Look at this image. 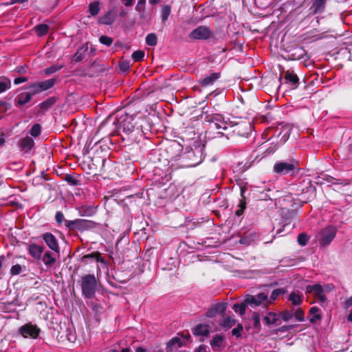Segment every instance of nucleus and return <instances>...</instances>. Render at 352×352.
I'll list each match as a JSON object with an SVG mask.
<instances>
[{
  "mask_svg": "<svg viewBox=\"0 0 352 352\" xmlns=\"http://www.w3.org/2000/svg\"><path fill=\"white\" fill-rule=\"evenodd\" d=\"M96 226V222L83 219H76L65 222V226L69 230H78L81 232L95 228Z\"/></svg>",
  "mask_w": 352,
  "mask_h": 352,
  "instance_id": "obj_3",
  "label": "nucleus"
},
{
  "mask_svg": "<svg viewBox=\"0 0 352 352\" xmlns=\"http://www.w3.org/2000/svg\"><path fill=\"white\" fill-rule=\"evenodd\" d=\"M306 292L307 293H312L316 297H317L318 295L323 293V288L319 284L308 285L306 288Z\"/></svg>",
  "mask_w": 352,
  "mask_h": 352,
  "instance_id": "obj_27",
  "label": "nucleus"
},
{
  "mask_svg": "<svg viewBox=\"0 0 352 352\" xmlns=\"http://www.w3.org/2000/svg\"><path fill=\"white\" fill-rule=\"evenodd\" d=\"M120 68L121 70H122L123 72H126L129 70V63H122L120 65Z\"/></svg>",
  "mask_w": 352,
  "mask_h": 352,
  "instance_id": "obj_59",
  "label": "nucleus"
},
{
  "mask_svg": "<svg viewBox=\"0 0 352 352\" xmlns=\"http://www.w3.org/2000/svg\"><path fill=\"white\" fill-rule=\"evenodd\" d=\"M326 2V0H314V6L316 7V10L318 11L321 10L324 3Z\"/></svg>",
  "mask_w": 352,
  "mask_h": 352,
  "instance_id": "obj_53",
  "label": "nucleus"
},
{
  "mask_svg": "<svg viewBox=\"0 0 352 352\" xmlns=\"http://www.w3.org/2000/svg\"><path fill=\"white\" fill-rule=\"evenodd\" d=\"M175 345L178 348L183 346V343L179 338L175 337L169 340L166 344V352L173 351Z\"/></svg>",
  "mask_w": 352,
  "mask_h": 352,
  "instance_id": "obj_24",
  "label": "nucleus"
},
{
  "mask_svg": "<svg viewBox=\"0 0 352 352\" xmlns=\"http://www.w3.org/2000/svg\"><path fill=\"white\" fill-rule=\"evenodd\" d=\"M308 239L309 238L307 234L302 232L298 234L297 241L300 245L304 246L307 245Z\"/></svg>",
  "mask_w": 352,
  "mask_h": 352,
  "instance_id": "obj_48",
  "label": "nucleus"
},
{
  "mask_svg": "<svg viewBox=\"0 0 352 352\" xmlns=\"http://www.w3.org/2000/svg\"><path fill=\"white\" fill-rule=\"evenodd\" d=\"M144 52L142 50H137L132 54V58L134 61L140 62L142 61L144 57Z\"/></svg>",
  "mask_w": 352,
  "mask_h": 352,
  "instance_id": "obj_44",
  "label": "nucleus"
},
{
  "mask_svg": "<svg viewBox=\"0 0 352 352\" xmlns=\"http://www.w3.org/2000/svg\"><path fill=\"white\" fill-rule=\"evenodd\" d=\"M62 68L61 66L56 67V66H52L45 69V73L47 74H53L58 70H60Z\"/></svg>",
  "mask_w": 352,
  "mask_h": 352,
  "instance_id": "obj_55",
  "label": "nucleus"
},
{
  "mask_svg": "<svg viewBox=\"0 0 352 352\" xmlns=\"http://www.w3.org/2000/svg\"><path fill=\"white\" fill-rule=\"evenodd\" d=\"M252 320L253 321V327L254 329H256L258 331H259L261 329V320H260V315L258 312H253L252 315Z\"/></svg>",
  "mask_w": 352,
  "mask_h": 352,
  "instance_id": "obj_32",
  "label": "nucleus"
},
{
  "mask_svg": "<svg viewBox=\"0 0 352 352\" xmlns=\"http://www.w3.org/2000/svg\"><path fill=\"white\" fill-rule=\"evenodd\" d=\"M236 324V320L233 318H232L230 316L226 317L222 322L221 323V325L226 329H230Z\"/></svg>",
  "mask_w": 352,
  "mask_h": 352,
  "instance_id": "obj_37",
  "label": "nucleus"
},
{
  "mask_svg": "<svg viewBox=\"0 0 352 352\" xmlns=\"http://www.w3.org/2000/svg\"><path fill=\"white\" fill-rule=\"evenodd\" d=\"M171 12V7L169 5H164L162 8L161 10V17L162 21L164 23L166 22Z\"/></svg>",
  "mask_w": 352,
  "mask_h": 352,
  "instance_id": "obj_30",
  "label": "nucleus"
},
{
  "mask_svg": "<svg viewBox=\"0 0 352 352\" xmlns=\"http://www.w3.org/2000/svg\"><path fill=\"white\" fill-rule=\"evenodd\" d=\"M22 272V267L20 264H16L12 266L10 269L11 276H16Z\"/></svg>",
  "mask_w": 352,
  "mask_h": 352,
  "instance_id": "obj_50",
  "label": "nucleus"
},
{
  "mask_svg": "<svg viewBox=\"0 0 352 352\" xmlns=\"http://www.w3.org/2000/svg\"><path fill=\"white\" fill-rule=\"evenodd\" d=\"M34 140L30 137H25L21 141V146L26 152L29 151L34 146Z\"/></svg>",
  "mask_w": 352,
  "mask_h": 352,
  "instance_id": "obj_28",
  "label": "nucleus"
},
{
  "mask_svg": "<svg viewBox=\"0 0 352 352\" xmlns=\"http://www.w3.org/2000/svg\"><path fill=\"white\" fill-rule=\"evenodd\" d=\"M42 261L46 266L51 267L56 263V258L52 256L51 252H46L43 257L41 256Z\"/></svg>",
  "mask_w": 352,
  "mask_h": 352,
  "instance_id": "obj_25",
  "label": "nucleus"
},
{
  "mask_svg": "<svg viewBox=\"0 0 352 352\" xmlns=\"http://www.w3.org/2000/svg\"><path fill=\"white\" fill-rule=\"evenodd\" d=\"M134 128L133 119L130 117H126L120 123V130H122L127 135L133 132Z\"/></svg>",
  "mask_w": 352,
  "mask_h": 352,
  "instance_id": "obj_17",
  "label": "nucleus"
},
{
  "mask_svg": "<svg viewBox=\"0 0 352 352\" xmlns=\"http://www.w3.org/2000/svg\"><path fill=\"white\" fill-rule=\"evenodd\" d=\"M169 148L170 150L167 151V153H172L175 151H182V145L177 141H170L168 142Z\"/></svg>",
  "mask_w": 352,
  "mask_h": 352,
  "instance_id": "obj_39",
  "label": "nucleus"
},
{
  "mask_svg": "<svg viewBox=\"0 0 352 352\" xmlns=\"http://www.w3.org/2000/svg\"><path fill=\"white\" fill-rule=\"evenodd\" d=\"M41 131V125L39 124H35L31 128L30 133L32 136L36 138L40 135Z\"/></svg>",
  "mask_w": 352,
  "mask_h": 352,
  "instance_id": "obj_46",
  "label": "nucleus"
},
{
  "mask_svg": "<svg viewBox=\"0 0 352 352\" xmlns=\"http://www.w3.org/2000/svg\"><path fill=\"white\" fill-rule=\"evenodd\" d=\"M82 294L87 298H92L97 289V280L94 274H86L81 278Z\"/></svg>",
  "mask_w": 352,
  "mask_h": 352,
  "instance_id": "obj_2",
  "label": "nucleus"
},
{
  "mask_svg": "<svg viewBox=\"0 0 352 352\" xmlns=\"http://www.w3.org/2000/svg\"><path fill=\"white\" fill-rule=\"evenodd\" d=\"M11 87V82L8 78L0 79V94L9 89Z\"/></svg>",
  "mask_w": 352,
  "mask_h": 352,
  "instance_id": "obj_35",
  "label": "nucleus"
},
{
  "mask_svg": "<svg viewBox=\"0 0 352 352\" xmlns=\"http://www.w3.org/2000/svg\"><path fill=\"white\" fill-rule=\"evenodd\" d=\"M204 160V155H186L183 159V168H193L200 164Z\"/></svg>",
  "mask_w": 352,
  "mask_h": 352,
  "instance_id": "obj_13",
  "label": "nucleus"
},
{
  "mask_svg": "<svg viewBox=\"0 0 352 352\" xmlns=\"http://www.w3.org/2000/svg\"><path fill=\"white\" fill-rule=\"evenodd\" d=\"M19 332L24 338L31 337L36 339L39 335L40 329L36 325L26 324L19 329Z\"/></svg>",
  "mask_w": 352,
  "mask_h": 352,
  "instance_id": "obj_11",
  "label": "nucleus"
},
{
  "mask_svg": "<svg viewBox=\"0 0 352 352\" xmlns=\"http://www.w3.org/2000/svg\"><path fill=\"white\" fill-rule=\"evenodd\" d=\"M32 97V94L30 92H22L16 97L14 100L15 104L24 105L31 100Z\"/></svg>",
  "mask_w": 352,
  "mask_h": 352,
  "instance_id": "obj_19",
  "label": "nucleus"
},
{
  "mask_svg": "<svg viewBox=\"0 0 352 352\" xmlns=\"http://www.w3.org/2000/svg\"><path fill=\"white\" fill-rule=\"evenodd\" d=\"M344 305L346 308H349L352 306V296L345 300Z\"/></svg>",
  "mask_w": 352,
  "mask_h": 352,
  "instance_id": "obj_61",
  "label": "nucleus"
},
{
  "mask_svg": "<svg viewBox=\"0 0 352 352\" xmlns=\"http://www.w3.org/2000/svg\"><path fill=\"white\" fill-rule=\"evenodd\" d=\"M130 280V276L125 271L115 270L107 274V283L113 287L118 288V283H126Z\"/></svg>",
  "mask_w": 352,
  "mask_h": 352,
  "instance_id": "obj_4",
  "label": "nucleus"
},
{
  "mask_svg": "<svg viewBox=\"0 0 352 352\" xmlns=\"http://www.w3.org/2000/svg\"><path fill=\"white\" fill-rule=\"evenodd\" d=\"M28 80L27 78L25 77H19V78H16L14 80V83L15 85H19V84H21V83H23V82H25Z\"/></svg>",
  "mask_w": 352,
  "mask_h": 352,
  "instance_id": "obj_58",
  "label": "nucleus"
},
{
  "mask_svg": "<svg viewBox=\"0 0 352 352\" xmlns=\"http://www.w3.org/2000/svg\"><path fill=\"white\" fill-rule=\"evenodd\" d=\"M49 30V27L47 25L45 24H41L38 25L35 28V31L36 34L40 36H44L45 35Z\"/></svg>",
  "mask_w": 352,
  "mask_h": 352,
  "instance_id": "obj_40",
  "label": "nucleus"
},
{
  "mask_svg": "<svg viewBox=\"0 0 352 352\" xmlns=\"http://www.w3.org/2000/svg\"><path fill=\"white\" fill-rule=\"evenodd\" d=\"M279 316L285 322H287L293 318V310H284L279 313Z\"/></svg>",
  "mask_w": 352,
  "mask_h": 352,
  "instance_id": "obj_43",
  "label": "nucleus"
},
{
  "mask_svg": "<svg viewBox=\"0 0 352 352\" xmlns=\"http://www.w3.org/2000/svg\"><path fill=\"white\" fill-rule=\"evenodd\" d=\"M285 289L283 288H278L272 291L270 295V300H275L280 294H284L285 293Z\"/></svg>",
  "mask_w": 352,
  "mask_h": 352,
  "instance_id": "obj_45",
  "label": "nucleus"
},
{
  "mask_svg": "<svg viewBox=\"0 0 352 352\" xmlns=\"http://www.w3.org/2000/svg\"><path fill=\"white\" fill-rule=\"evenodd\" d=\"M42 238L50 249L58 254L60 252L58 240L54 235L51 232H45L42 235Z\"/></svg>",
  "mask_w": 352,
  "mask_h": 352,
  "instance_id": "obj_12",
  "label": "nucleus"
},
{
  "mask_svg": "<svg viewBox=\"0 0 352 352\" xmlns=\"http://www.w3.org/2000/svg\"><path fill=\"white\" fill-rule=\"evenodd\" d=\"M296 169H298V162L296 160L280 162L274 166V171L281 175H286Z\"/></svg>",
  "mask_w": 352,
  "mask_h": 352,
  "instance_id": "obj_6",
  "label": "nucleus"
},
{
  "mask_svg": "<svg viewBox=\"0 0 352 352\" xmlns=\"http://www.w3.org/2000/svg\"><path fill=\"white\" fill-rule=\"evenodd\" d=\"M91 262L95 263H104V260L101 256V254L99 252H93L90 254H85L81 258V263L85 265L90 263Z\"/></svg>",
  "mask_w": 352,
  "mask_h": 352,
  "instance_id": "obj_15",
  "label": "nucleus"
},
{
  "mask_svg": "<svg viewBox=\"0 0 352 352\" xmlns=\"http://www.w3.org/2000/svg\"><path fill=\"white\" fill-rule=\"evenodd\" d=\"M289 300H290L294 305H299L302 302L301 296L294 292L289 294Z\"/></svg>",
  "mask_w": 352,
  "mask_h": 352,
  "instance_id": "obj_38",
  "label": "nucleus"
},
{
  "mask_svg": "<svg viewBox=\"0 0 352 352\" xmlns=\"http://www.w3.org/2000/svg\"><path fill=\"white\" fill-rule=\"evenodd\" d=\"M157 38L155 34L151 33L146 36V43L148 45L155 46L157 45Z\"/></svg>",
  "mask_w": 352,
  "mask_h": 352,
  "instance_id": "obj_41",
  "label": "nucleus"
},
{
  "mask_svg": "<svg viewBox=\"0 0 352 352\" xmlns=\"http://www.w3.org/2000/svg\"><path fill=\"white\" fill-rule=\"evenodd\" d=\"M272 131V129H267L262 135L263 139H267V142H270L269 144L272 145V146H269L266 148L265 153L266 154H270L272 153H274L276 151L277 148L280 144H283L287 141V140L289 138V134L285 133L283 137L281 138L280 142L278 143L276 140V138H274L273 135L268 138V135H270V132Z\"/></svg>",
  "mask_w": 352,
  "mask_h": 352,
  "instance_id": "obj_5",
  "label": "nucleus"
},
{
  "mask_svg": "<svg viewBox=\"0 0 352 352\" xmlns=\"http://www.w3.org/2000/svg\"><path fill=\"white\" fill-rule=\"evenodd\" d=\"M217 315V314L212 307L206 313V316L208 318H214Z\"/></svg>",
  "mask_w": 352,
  "mask_h": 352,
  "instance_id": "obj_56",
  "label": "nucleus"
},
{
  "mask_svg": "<svg viewBox=\"0 0 352 352\" xmlns=\"http://www.w3.org/2000/svg\"><path fill=\"white\" fill-rule=\"evenodd\" d=\"M285 78L287 82H290L293 85H296L298 82V76L292 72L287 71L285 73Z\"/></svg>",
  "mask_w": 352,
  "mask_h": 352,
  "instance_id": "obj_29",
  "label": "nucleus"
},
{
  "mask_svg": "<svg viewBox=\"0 0 352 352\" xmlns=\"http://www.w3.org/2000/svg\"><path fill=\"white\" fill-rule=\"evenodd\" d=\"M220 77V73L213 72L209 75L205 76L200 80L199 83L203 87H208L214 84V82Z\"/></svg>",
  "mask_w": 352,
  "mask_h": 352,
  "instance_id": "obj_18",
  "label": "nucleus"
},
{
  "mask_svg": "<svg viewBox=\"0 0 352 352\" xmlns=\"http://www.w3.org/2000/svg\"><path fill=\"white\" fill-rule=\"evenodd\" d=\"M228 303L226 302H220L217 303L212 307L215 310V312L217 314H220L221 316H223L226 314V311L227 309Z\"/></svg>",
  "mask_w": 352,
  "mask_h": 352,
  "instance_id": "obj_31",
  "label": "nucleus"
},
{
  "mask_svg": "<svg viewBox=\"0 0 352 352\" xmlns=\"http://www.w3.org/2000/svg\"><path fill=\"white\" fill-rule=\"evenodd\" d=\"M206 349H207L206 346L201 344V345L199 346V347L197 349H195V352H208Z\"/></svg>",
  "mask_w": 352,
  "mask_h": 352,
  "instance_id": "obj_60",
  "label": "nucleus"
},
{
  "mask_svg": "<svg viewBox=\"0 0 352 352\" xmlns=\"http://www.w3.org/2000/svg\"><path fill=\"white\" fill-rule=\"evenodd\" d=\"M65 181L73 186L80 185V182L72 175H66L65 176Z\"/></svg>",
  "mask_w": 352,
  "mask_h": 352,
  "instance_id": "obj_42",
  "label": "nucleus"
},
{
  "mask_svg": "<svg viewBox=\"0 0 352 352\" xmlns=\"http://www.w3.org/2000/svg\"><path fill=\"white\" fill-rule=\"evenodd\" d=\"M100 3L98 1L91 3L89 6V12L91 16H96L100 12Z\"/></svg>",
  "mask_w": 352,
  "mask_h": 352,
  "instance_id": "obj_34",
  "label": "nucleus"
},
{
  "mask_svg": "<svg viewBox=\"0 0 352 352\" xmlns=\"http://www.w3.org/2000/svg\"><path fill=\"white\" fill-rule=\"evenodd\" d=\"M96 213V209L92 206H82L79 208V214L82 217H91Z\"/></svg>",
  "mask_w": 352,
  "mask_h": 352,
  "instance_id": "obj_23",
  "label": "nucleus"
},
{
  "mask_svg": "<svg viewBox=\"0 0 352 352\" xmlns=\"http://www.w3.org/2000/svg\"><path fill=\"white\" fill-rule=\"evenodd\" d=\"M212 31L210 28L205 25H200L192 30L189 37L194 40H206L212 37Z\"/></svg>",
  "mask_w": 352,
  "mask_h": 352,
  "instance_id": "obj_9",
  "label": "nucleus"
},
{
  "mask_svg": "<svg viewBox=\"0 0 352 352\" xmlns=\"http://www.w3.org/2000/svg\"><path fill=\"white\" fill-rule=\"evenodd\" d=\"M305 313L303 310L301 308L297 309L294 313H293V316L295 317V318L300 322H302L305 320Z\"/></svg>",
  "mask_w": 352,
  "mask_h": 352,
  "instance_id": "obj_47",
  "label": "nucleus"
},
{
  "mask_svg": "<svg viewBox=\"0 0 352 352\" xmlns=\"http://www.w3.org/2000/svg\"><path fill=\"white\" fill-rule=\"evenodd\" d=\"M243 330V327L242 324L239 323L236 328H234L232 330V335L236 336V338H240L241 336V333Z\"/></svg>",
  "mask_w": 352,
  "mask_h": 352,
  "instance_id": "obj_49",
  "label": "nucleus"
},
{
  "mask_svg": "<svg viewBox=\"0 0 352 352\" xmlns=\"http://www.w3.org/2000/svg\"><path fill=\"white\" fill-rule=\"evenodd\" d=\"M146 0H139L136 6L135 10L138 12H141L144 10Z\"/></svg>",
  "mask_w": 352,
  "mask_h": 352,
  "instance_id": "obj_54",
  "label": "nucleus"
},
{
  "mask_svg": "<svg viewBox=\"0 0 352 352\" xmlns=\"http://www.w3.org/2000/svg\"><path fill=\"white\" fill-rule=\"evenodd\" d=\"M239 206L240 207V208H241L243 210H245V209L246 208V201H245V199H240V202H239Z\"/></svg>",
  "mask_w": 352,
  "mask_h": 352,
  "instance_id": "obj_63",
  "label": "nucleus"
},
{
  "mask_svg": "<svg viewBox=\"0 0 352 352\" xmlns=\"http://www.w3.org/2000/svg\"><path fill=\"white\" fill-rule=\"evenodd\" d=\"M55 219L58 225H61L62 223L65 224V222L67 221L65 219L64 214L61 211H57L56 212Z\"/></svg>",
  "mask_w": 352,
  "mask_h": 352,
  "instance_id": "obj_51",
  "label": "nucleus"
},
{
  "mask_svg": "<svg viewBox=\"0 0 352 352\" xmlns=\"http://www.w3.org/2000/svg\"><path fill=\"white\" fill-rule=\"evenodd\" d=\"M316 298H318V300L321 302H325L327 300V297H326V296L323 293H322L320 295H318Z\"/></svg>",
  "mask_w": 352,
  "mask_h": 352,
  "instance_id": "obj_64",
  "label": "nucleus"
},
{
  "mask_svg": "<svg viewBox=\"0 0 352 352\" xmlns=\"http://www.w3.org/2000/svg\"><path fill=\"white\" fill-rule=\"evenodd\" d=\"M247 190V188L245 186H241L240 188V195H241V199H245V191Z\"/></svg>",
  "mask_w": 352,
  "mask_h": 352,
  "instance_id": "obj_62",
  "label": "nucleus"
},
{
  "mask_svg": "<svg viewBox=\"0 0 352 352\" xmlns=\"http://www.w3.org/2000/svg\"><path fill=\"white\" fill-rule=\"evenodd\" d=\"M247 304L245 301L240 304H234L232 309L235 312L239 313L240 316H243L245 312Z\"/></svg>",
  "mask_w": 352,
  "mask_h": 352,
  "instance_id": "obj_36",
  "label": "nucleus"
},
{
  "mask_svg": "<svg viewBox=\"0 0 352 352\" xmlns=\"http://www.w3.org/2000/svg\"><path fill=\"white\" fill-rule=\"evenodd\" d=\"M115 20V16L113 14V12L111 10L107 12L104 16H100L98 19V23L99 24H104V25H111Z\"/></svg>",
  "mask_w": 352,
  "mask_h": 352,
  "instance_id": "obj_22",
  "label": "nucleus"
},
{
  "mask_svg": "<svg viewBox=\"0 0 352 352\" xmlns=\"http://www.w3.org/2000/svg\"><path fill=\"white\" fill-rule=\"evenodd\" d=\"M321 318H322L321 315L320 314H314L313 316V317H311L309 319V321L311 323H315L316 321L320 320Z\"/></svg>",
  "mask_w": 352,
  "mask_h": 352,
  "instance_id": "obj_57",
  "label": "nucleus"
},
{
  "mask_svg": "<svg viewBox=\"0 0 352 352\" xmlns=\"http://www.w3.org/2000/svg\"><path fill=\"white\" fill-rule=\"evenodd\" d=\"M76 157L83 169L93 172L102 170L104 166L105 159L102 155H72Z\"/></svg>",
  "mask_w": 352,
  "mask_h": 352,
  "instance_id": "obj_1",
  "label": "nucleus"
},
{
  "mask_svg": "<svg viewBox=\"0 0 352 352\" xmlns=\"http://www.w3.org/2000/svg\"><path fill=\"white\" fill-rule=\"evenodd\" d=\"M205 121L212 124L211 127L216 129H227L228 122L225 120L223 116L221 114L207 115L205 117Z\"/></svg>",
  "mask_w": 352,
  "mask_h": 352,
  "instance_id": "obj_8",
  "label": "nucleus"
},
{
  "mask_svg": "<svg viewBox=\"0 0 352 352\" xmlns=\"http://www.w3.org/2000/svg\"><path fill=\"white\" fill-rule=\"evenodd\" d=\"M267 299V294L261 292L256 295H248L245 299V302L250 305L259 306L261 303Z\"/></svg>",
  "mask_w": 352,
  "mask_h": 352,
  "instance_id": "obj_14",
  "label": "nucleus"
},
{
  "mask_svg": "<svg viewBox=\"0 0 352 352\" xmlns=\"http://www.w3.org/2000/svg\"><path fill=\"white\" fill-rule=\"evenodd\" d=\"M45 247L43 245L32 243L28 247L29 254L36 260L41 259V256L44 252Z\"/></svg>",
  "mask_w": 352,
  "mask_h": 352,
  "instance_id": "obj_16",
  "label": "nucleus"
},
{
  "mask_svg": "<svg viewBox=\"0 0 352 352\" xmlns=\"http://www.w3.org/2000/svg\"><path fill=\"white\" fill-rule=\"evenodd\" d=\"M337 232L335 226H330L322 229L320 233V239H319L320 245L327 246L334 239Z\"/></svg>",
  "mask_w": 352,
  "mask_h": 352,
  "instance_id": "obj_7",
  "label": "nucleus"
},
{
  "mask_svg": "<svg viewBox=\"0 0 352 352\" xmlns=\"http://www.w3.org/2000/svg\"><path fill=\"white\" fill-rule=\"evenodd\" d=\"M56 101V100L55 98H50L40 104V108L42 110L46 111L49 109L52 105H54Z\"/></svg>",
  "mask_w": 352,
  "mask_h": 352,
  "instance_id": "obj_33",
  "label": "nucleus"
},
{
  "mask_svg": "<svg viewBox=\"0 0 352 352\" xmlns=\"http://www.w3.org/2000/svg\"><path fill=\"white\" fill-rule=\"evenodd\" d=\"M54 84V79H48L43 82H36L28 87L30 90L29 92L32 96L52 88Z\"/></svg>",
  "mask_w": 352,
  "mask_h": 352,
  "instance_id": "obj_10",
  "label": "nucleus"
},
{
  "mask_svg": "<svg viewBox=\"0 0 352 352\" xmlns=\"http://www.w3.org/2000/svg\"><path fill=\"white\" fill-rule=\"evenodd\" d=\"M224 340V337L219 334H215L212 339L210 340V345L212 348V350L217 351L221 346Z\"/></svg>",
  "mask_w": 352,
  "mask_h": 352,
  "instance_id": "obj_21",
  "label": "nucleus"
},
{
  "mask_svg": "<svg viewBox=\"0 0 352 352\" xmlns=\"http://www.w3.org/2000/svg\"><path fill=\"white\" fill-rule=\"evenodd\" d=\"M278 320V315L275 312L270 311L263 318V322L266 325L273 324Z\"/></svg>",
  "mask_w": 352,
  "mask_h": 352,
  "instance_id": "obj_26",
  "label": "nucleus"
},
{
  "mask_svg": "<svg viewBox=\"0 0 352 352\" xmlns=\"http://www.w3.org/2000/svg\"><path fill=\"white\" fill-rule=\"evenodd\" d=\"M192 332L195 336H208L210 334L209 326L199 324L195 327Z\"/></svg>",
  "mask_w": 352,
  "mask_h": 352,
  "instance_id": "obj_20",
  "label": "nucleus"
},
{
  "mask_svg": "<svg viewBox=\"0 0 352 352\" xmlns=\"http://www.w3.org/2000/svg\"><path fill=\"white\" fill-rule=\"evenodd\" d=\"M99 40L102 44L105 45L107 46L111 45L113 43V39L107 36H101Z\"/></svg>",
  "mask_w": 352,
  "mask_h": 352,
  "instance_id": "obj_52",
  "label": "nucleus"
}]
</instances>
